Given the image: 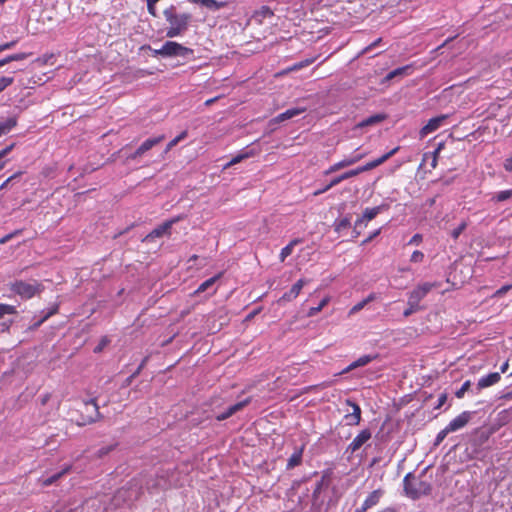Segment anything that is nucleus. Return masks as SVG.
I'll use <instances>...</instances> for the list:
<instances>
[{
    "label": "nucleus",
    "instance_id": "obj_1",
    "mask_svg": "<svg viewBox=\"0 0 512 512\" xmlns=\"http://www.w3.org/2000/svg\"><path fill=\"white\" fill-rule=\"evenodd\" d=\"M165 20L169 23L166 30V37L175 38L183 35L192 21L190 13H177L176 7L171 5L163 11Z\"/></svg>",
    "mask_w": 512,
    "mask_h": 512
},
{
    "label": "nucleus",
    "instance_id": "obj_2",
    "mask_svg": "<svg viewBox=\"0 0 512 512\" xmlns=\"http://www.w3.org/2000/svg\"><path fill=\"white\" fill-rule=\"evenodd\" d=\"M403 489L405 495L412 499L417 500L422 496H427L431 493L432 486L429 482L421 479V477L408 473L403 479Z\"/></svg>",
    "mask_w": 512,
    "mask_h": 512
},
{
    "label": "nucleus",
    "instance_id": "obj_3",
    "mask_svg": "<svg viewBox=\"0 0 512 512\" xmlns=\"http://www.w3.org/2000/svg\"><path fill=\"white\" fill-rule=\"evenodd\" d=\"M11 289L22 298L30 299L43 290V285L37 281L28 283L20 280L13 283Z\"/></svg>",
    "mask_w": 512,
    "mask_h": 512
},
{
    "label": "nucleus",
    "instance_id": "obj_4",
    "mask_svg": "<svg viewBox=\"0 0 512 512\" xmlns=\"http://www.w3.org/2000/svg\"><path fill=\"white\" fill-rule=\"evenodd\" d=\"M439 282H424L418 284L409 294L408 299L412 303L420 305V302L428 295V293L434 289L440 287Z\"/></svg>",
    "mask_w": 512,
    "mask_h": 512
},
{
    "label": "nucleus",
    "instance_id": "obj_5",
    "mask_svg": "<svg viewBox=\"0 0 512 512\" xmlns=\"http://www.w3.org/2000/svg\"><path fill=\"white\" fill-rule=\"evenodd\" d=\"M165 58L169 57H182L187 58L193 55L194 51L191 48L185 47L174 41H166L164 44Z\"/></svg>",
    "mask_w": 512,
    "mask_h": 512
},
{
    "label": "nucleus",
    "instance_id": "obj_6",
    "mask_svg": "<svg viewBox=\"0 0 512 512\" xmlns=\"http://www.w3.org/2000/svg\"><path fill=\"white\" fill-rule=\"evenodd\" d=\"M183 219V216H177L170 220L163 222L158 227L154 228L146 237L143 239L144 242H149L154 238H158L163 236L164 234H169L172 226Z\"/></svg>",
    "mask_w": 512,
    "mask_h": 512
},
{
    "label": "nucleus",
    "instance_id": "obj_7",
    "mask_svg": "<svg viewBox=\"0 0 512 512\" xmlns=\"http://www.w3.org/2000/svg\"><path fill=\"white\" fill-rule=\"evenodd\" d=\"M382 209H383V206H376L373 208H366L364 210L362 216L355 221V225H354L355 237L360 235V231H358L357 229L359 227H361L363 224H364V226H366L367 222L373 220L382 211Z\"/></svg>",
    "mask_w": 512,
    "mask_h": 512
},
{
    "label": "nucleus",
    "instance_id": "obj_8",
    "mask_svg": "<svg viewBox=\"0 0 512 512\" xmlns=\"http://www.w3.org/2000/svg\"><path fill=\"white\" fill-rule=\"evenodd\" d=\"M447 118H448V115L442 114V115H439V116H436V117H433V118L429 119L427 124L424 125L420 129V132H419L420 137L424 138L428 134H430V133L436 131L437 129H439L443 125V123L445 122V120Z\"/></svg>",
    "mask_w": 512,
    "mask_h": 512
},
{
    "label": "nucleus",
    "instance_id": "obj_9",
    "mask_svg": "<svg viewBox=\"0 0 512 512\" xmlns=\"http://www.w3.org/2000/svg\"><path fill=\"white\" fill-rule=\"evenodd\" d=\"M399 149H400V147L397 146V147L393 148L391 151H389L386 154L382 155L381 157H379V158H377V159H375L373 161L367 162L365 165L357 167V169L359 171V174L363 173V172H366V171H369V170H372V169L378 167L379 165L383 164L390 157H392L394 154H396L399 151Z\"/></svg>",
    "mask_w": 512,
    "mask_h": 512
},
{
    "label": "nucleus",
    "instance_id": "obj_10",
    "mask_svg": "<svg viewBox=\"0 0 512 512\" xmlns=\"http://www.w3.org/2000/svg\"><path fill=\"white\" fill-rule=\"evenodd\" d=\"M371 431L369 429H363L348 445L347 451L351 454L359 450L368 440L371 439Z\"/></svg>",
    "mask_w": 512,
    "mask_h": 512
},
{
    "label": "nucleus",
    "instance_id": "obj_11",
    "mask_svg": "<svg viewBox=\"0 0 512 512\" xmlns=\"http://www.w3.org/2000/svg\"><path fill=\"white\" fill-rule=\"evenodd\" d=\"M471 416L472 413L470 411H464L458 416H456L453 420H451L447 427L451 432L460 430L469 423Z\"/></svg>",
    "mask_w": 512,
    "mask_h": 512
},
{
    "label": "nucleus",
    "instance_id": "obj_12",
    "mask_svg": "<svg viewBox=\"0 0 512 512\" xmlns=\"http://www.w3.org/2000/svg\"><path fill=\"white\" fill-rule=\"evenodd\" d=\"M346 405L352 408V412L345 415V419L347 420V424L350 426H356L361 421V408L360 406L353 402L350 399L346 400Z\"/></svg>",
    "mask_w": 512,
    "mask_h": 512
},
{
    "label": "nucleus",
    "instance_id": "obj_13",
    "mask_svg": "<svg viewBox=\"0 0 512 512\" xmlns=\"http://www.w3.org/2000/svg\"><path fill=\"white\" fill-rule=\"evenodd\" d=\"M249 401H250L249 398H246V399L239 401L233 405H230L225 411H223L215 416L216 420L223 421L225 419H228L229 417L234 415L236 412L243 409L249 403Z\"/></svg>",
    "mask_w": 512,
    "mask_h": 512
},
{
    "label": "nucleus",
    "instance_id": "obj_14",
    "mask_svg": "<svg viewBox=\"0 0 512 512\" xmlns=\"http://www.w3.org/2000/svg\"><path fill=\"white\" fill-rule=\"evenodd\" d=\"M501 380V375L499 372H492L486 376L481 377L476 385L477 391H481L487 387L493 386L497 384Z\"/></svg>",
    "mask_w": 512,
    "mask_h": 512
},
{
    "label": "nucleus",
    "instance_id": "obj_15",
    "mask_svg": "<svg viewBox=\"0 0 512 512\" xmlns=\"http://www.w3.org/2000/svg\"><path fill=\"white\" fill-rule=\"evenodd\" d=\"M307 283L304 279H299L291 288L289 291L285 292L283 296L280 298L279 301L282 302H290L298 297L300 294L302 288Z\"/></svg>",
    "mask_w": 512,
    "mask_h": 512
},
{
    "label": "nucleus",
    "instance_id": "obj_16",
    "mask_svg": "<svg viewBox=\"0 0 512 512\" xmlns=\"http://www.w3.org/2000/svg\"><path fill=\"white\" fill-rule=\"evenodd\" d=\"M384 495V490L379 488V489H376L374 491H372L367 497L366 499L364 500V502L362 503V506L364 507V509L368 510L374 506H376L379 502H380V499L383 497Z\"/></svg>",
    "mask_w": 512,
    "mask_h": 512
},
{
    "label": "nucleus",
    "instance_id": "obj_17",
    "mask_svg": "<svg viewBox=\"0 0 512 512\" xmlns=\"http://www.w3.org/2000/svg\"><path fill=\"white\" fill-rule=\"evenodd\" d=\"M304 445L299 448H296L292 455L288 458L286 469L292 470L295 467L301 465L303 458Z\"/></svg>",
    "mask_w": 512,
    "mask_h": 512
},
{
    "label": "nucleus",
    "instance_id": "obj_18",
    "mask_svg": "<svg viewBox=\"0 0 512 512\" xmlns=\"http://www.w3.org/2000/svg\"><path fill=\"white\" fill-rule=\"evenodd\" d=\"M305 111H306L305 107L290 108V109H287L285 112H283V113L279 114L278 116H276L273 119V121H275L277 123L283 122V121L292 119L293 117H296V116L304 113Z\"/></svg>",
    "mask_w": 512,
    "mask_h": 512
},
{
    "label": "nucleus",
    "instance_id": "obj_19",
    "mask_svg": "<svg viewBox=\"0 0 512 512\" xmlns=\"http://www.w3.org/2000/svg\"><path fill=\"white\" fill-rule=\"evenodd\" d=\"M191 3L200 4L211 11H217L227 6L225 1L217 0H189Z\"/></svg>",
    "mask_w": 512,
    "mask_h": 512
},
{
    "label": "nucleus",
    "instance_id": "obj_20",
    "mask_svg": "<svg viewBox=\"0 0 512 512\" xmlns=\"http://www.w3.org/2000/svg\"><path fill=\"white\" fill-rule=\"evenodd\" d=\"M386 118H387V115L384 113L375 114V115H372V116L360 121L356 125V128H364V127H368V126H373V125L383 122L384 120H386Z\"/></svg>",
    "mask_w": 512,
    "mask_h": 512
},
{
    "label": "nucleus",
    "instance_id": "obj_21",
    "mask_svg": "<svg viewBox=\"0 0 512 512\" xmlns=\"http://www.w3.org/2000/svg\"><path fill=\"white\" fill-rule=\"evenodd\" d=\"M376 356H370V355H363L359 357L357 360L352 362L343 372H349L353 369H356L358 367H363L367 364H369L372 360H374Z\"/></svg>",
    "mask_w": 512,
    "mask_h": 512
},
{
    "label": "nucleus",
    "instance_id": "obj_22",
    "mask_svg": "<svg viewBox=\"0 0 512 512\" xmlns=\"http://www.w3.org/2000/svg\"><path fill=\"white\" fill-rule=\"evenodd\" d=\"M164 135L145 140L138 148L144 154L164 140Z\"/></svg>",
    "mask_w": 512,
    "mask_h": 512
},
{
    "label": "nucleus",
    "instance_id": "obj_23",
    "mask_svg": "<svg viewBox=\"0 0 512 512\" xmlns=\"http://www.w3.org/2000/svg\"><path fill=\"white\" fill-rule=\"evenodd\" d=\"M316 59H317V56L311 57V58H306V59H304L300 62H297V63L293 64L292 66L288 67L286 70H284L282 73H280V75L291 72V71H297L304 67H307V66L311 65L312 63H314L316 61Z\"/></svg>",
    "mask_w": 512,
    "mask_h": 512
},
{
    "label": "nucleus",
    "instance_id": "obj_24",
    "mask_svg": "<svg viewBox=\"0 0 512 512\" xmlns=\"http://www.w3.org/2000/svg\"><path fill=\"white\" fill-rule=\"evenodd\" d=\"M412 70H413L412 65H406L403 67L396 68L387 74L386 79L391 80L397 76L410 75Z\"/></svg>",
    "mask_w": 512,
    "mask_h": 512
},
{
    "label": "nucleus",
    "instance_id": "obj_25",
    "mask_svg": "<svg viewBox=\"0 0 512 512\" xmlns=\"http://www.w3.org/2000/svg\"><path fill=\"white\" fill-rule=\"evenodd\" d=\"M301 242L300 239H293L288 245L282 248L279 259L281 262H284L285 259L290 256L293 252L294 247Z\"/></svg>",
    "mask_w": 512,
    "mask_h": 512
},
{
    "label": "nucleus",
    "instance_id": "obj_26",
    "mask_svg": "<svg viewBox=\"0 0 512 512\" xmlns=\"http://www.w3.org/2000/svg\"><path fill=\"white\" fill-rule=\"evenodd\" d=\"M17 125L16 117H10L6 121L0 123V137L11 131Z\"/></svg>",
    "mask_w": 512,
    "mask_h": 512
},
{
    "label": "nucleus",
    "instance_id": "obj_27",
    "mask_svg": "<svg viewBox=\"0 0 512 512\" xmlns=\"http://www.w3.org/2000/svg\"><path fill=\"white\" fill-rule=\"evenodd\" d=\"M70 470V467H66L62 469L60 472L54 473L53 475L46 477L42 480L43 486H49L57 482L59 478H61L64 474H66Z\"/></svg>",
    "mask_w": 512,
    "mask_h": 512
},
{
    "label": "nucleus",
    "instance_id": "obj_28",
    "mask_svg": "<svg viewBox=\"0 0 512 512\" xmlns=\"http://www.w3.org/2000/svg\"><path fill=\"white\" fill-rule=\"evenodd\" d=\"M510 198H512V189L503 190V191L495 193L491 197V201H493L495 203H499V202H504L506 200H509Z\"/></svg>",
    "mask_w": 512,
    "mask_h": 512
},
{
    "label": "nucleus",
    "instance_id": "obj_29",
    "mask_svg": "<svg viewBox=\"0 0 512 512\" xmlns=\"http://www.w3.org/2000/svg\"><path fill=\"white\" fill-rule=\"evenodd\" d=\"M351 225V219L349 216H345L341 219H337L334 223V228L336 232H341L342 230H345L349 228Z\"/></svg>",
    "mask_w": 512,
    "mask_h": 512
},
{
    "label": "nucleus",
    "instance_id": "obj_30",
    "mask_svg": "<svg viewBox=\"0 0 512 512\" xmlns=\"http://www.w3.org/2000/svg\"><path fill=\"white\" fill-rule=\"evenodd\" d=\"M84 405H85V408H88L90 405L93 406L94 412H95V416H90L87 421H88V423L95 422L100 417L99 406L96 403V399L92 398V399H90L88 401H85Z\"/></svg>",
    "mask_w": 512,
    "mask_h": 512
},
{
    "label": "nucleus",
    "instance_id": "obj_31",
    "mask_svg": "<svg viewBox=\"0 0 512 512\" xmlns=\"http://www.w3.org/2000/svg\"><path fill=\"white\" fill-rule=\"evenodd\" d=\"M220 275L221 274L213 276V277L205 280L203 283L200 284V286L196 290V293L204 292V291L210 289L211 287H213L214 284L216 283V281L219 279Z\"/></svg>",
    "mask_w": 512,
    "mask_h": 512
},
{
    "label": "nucleus",
    "instance_id": "obj_32",
    "mask_svg": "<svg viewBox=\"0 0 512 512\" xmlns=\"http://www.w3.org/2000/svg\"><path fill=\"white\" fill-rule=\"evenodd\" d=\"M253 155V149L247 151V152H244V153H240L238 154L237 156L233 157L227 164L224 165V169L236 164V163H239L241 162L243 159H246L250 156Z\"/></svg>",
    "mask_w": 512,
    "mask_h": 512
},
{
    "label": "nucleus",
    "instance_id": "obj_33",
    "mask_svg": "<svg viewBox=\"0 0 512 512\" xmlns=\"http://www.w3.org/2000/svg\"><path fill=\"white\" fill-rule=\"evenodd\" d=\"M59 305L54 304L45 314L44 316L38 320L34 325L33 328H38L42 323H44L49 317L56 314L58 312Z\"/></svg>",
    "mask_w": 512,
    "mask_h": 512
},
{
    "label": "nucleus",
    "instance_id": "obj_34",
    "mask_svg": "<svg viewBox=\"0 0 512 512\" xmlns=\"http://www.w3.org/2000/svg\"><path fill=\"white\" fill-rule=\"evenodd\" d=\"M330 301L329 297H325L316 307H311L308 311V316H314L318 314Z\"/></svg>",
    "mask_w": 512,
    "mask_h": 512
},
{
    "label": "nucleus",
    "instance_id": "obj_35",
    "mask_svg": "<svg viewBox=\"0 0 512 512\" xmlns=\"http://www.w3.org/2000/svg\"><path fill=\"white\" fill-rule=\"evenodd\" d=\"M16 313L17 310L15 306L0 303V319L3 318L5 315H11Z\"/></svg>",
    "mask_w": 512,
    "mask_h": 512
},
{
    "label": "nucleus",
    "instance_id": "obj_36",
    "mask_svg": "<svg viewBox=\"0 0 512 512\" xmlns=\"http://www.w3.org/2000/svg\"><path fill=\"white\" fill-rule=\"evenodd\" d=\"M468 223L467 221L463 220L455 229L451 231V237L454 240H457L461 233L467 228Z\"/></svg>",
    "mask_w": 512,
    "mask_h": 512
},
{
    "label": "nucleus",
    "instance_id": "obj_37",
    "mask_svg": "<svg viewBox=\"0 0 512 512\" xmlns=\"http://www.w3.org/2000/svg\"><path fill=\"white\" fill-rule=\"evenodd\" d=\"M471 387V381L467 380L465 381L462 386L455 392V396L458 399H461L464 397L465 393L470 389Z\"/></svg>",
    "mask_w": 512,
    "mask_h": 512
},
{
    "label": "nucleus",
    "instance_id": "obj_38",
    "mask_svg": "<svg viewBox=\"0 0 512 512\" xmlns=\"http://www.w3.org/2000/svg\"><path fill=\"white\" fill-rule=\"evenodd\" d=\"M407 304H408V308L405 309L403 312L404 317H408L420 309V305L412 303L411 300H409V299H408Z\"/></svg>",
    "mask_w": 512,
    "mask_h": 512
},
{
    "label": "nucleus",
    "instance_id": "obj_39",
    "mask_svg": "<svg viewBox=\"0 0 512 512\" xmlns=\"http://www.w3.org/2000/svg\"><path fill=\"white\" fill-rule=\"evenodd\" d=\"M115 446H116V444H111V445H107V446L101 447L97 451V456L99 458H102V457L106 456L107 454H109L115 448Z\"/></svg>",
    "mask_w": 512,
    "mask_h": 512
},
{
    "label": "nucleus",
    "instance_id": "obj_40",
    "mask_svg": "<svg viewBox=\"0 0 512 512\" xmlns=\"http://www.w3.org/2000/svg\"><path fill=\"white\" fill-rule=\"evenodd\" d=\"M367 305V303L364 301V299L360 302H358L357 304H355L348 312V315L349 316H352L356 313H358L359 311H361L365 306Z\"/></svg>",
    "mask_w": 512,
    "mask_h": 512
},
{
    "label": "nucleus",
    "instance_id": "obj_41",
    "mask_svg": "<svg viewBox=\"0 0 512 512\" xmlns=\"http://www.w3.org/2000/svg\"><path fill=\"white\" fill-rule=\"evenodd\" d=\"M14 82L13 77H1L0 78V93L4 91L8 86Z\"/></svg>",
    "mask_w": 512,
    "mask_h": 512
},
{
    "label": "nucleus",
    "instance_id": "obj_42",
    "mask_svg": "<svg viewBox=\"0 0 512 512\" xmlns=\"http://www.w3.org/2000/svg\"><path fill=\"white\" fill-rule=\"evenodd\" d=\"M31 54L32 53L21 52V53L11 54V55H9V57H10L11 62L12 61H22V60L28 58L29 56H31Z\"/></svg>",
    "mask_w": 512,
    "mask_h": 512
},
{
    "label": "nucleus",
    "instance_id": "obj_43",
    "mask_svg": "<svg viewBox=\"0 0 512 512\" xmlns=\"http://www.w3.org/2000/svg\"><path fill=\"white\" fill-rule=\"evenodd\" d=\"M423 260H424V254H423V252H421L419 250H415L412 253L411 258H410V261L414 262V263H420Z\"/></svg>",
    "mask_w": 512,
    "mask_h": 512
},
{
    "label": "nucleus",
    "instance_id": "obj_44",
    "mask_svg": "<svg viewBox=\"0 0 512 512\" xmlns=\"http://www.w3.org/2000/svg\"><path fill=\"white\" fill-rule=\"evenodd\" d=\"M451 433V431L449 430V428L446 426L444 429H442L436 436V444H439L441 443L445 437Z\"/></svg>",
    "mask_w": 512,
    "mask_h": 512
},
{
    "label": "nucleus",
    "instance_id": "obj_45",
    "mask_svg": "<svg viewBox=\"0 0 512 512\" xmlns=\"http://www.w3.org/2000/svg\"><path fill=\"white\" fill-rule=\"evenodd\" d=\"M512 288V285H504L501 288H499L495 293L494 297H502L505 295L510 289Z\"/></svg>",
    "mask_w": 512,
    "mask_h": 512
},
{
    "label": "nucleus",
    "instance_id": "obj_46",
    "mask_svg": "<svg viewBox=\"0 0 512 512\" xmlns=\"http://www.w3.org/2000/svg\"><path fill=\"white\" fill-rule=\"evenodd\" d=\"M357 175H359V171H358L357 168L349 170V171H346L345 173L341 174L343 181L346 180V179L355 177Z\"/></svg>",
    "mask_w": 512,
    "mask_h": 512
},
{
    "label": "nucleus",
    "instance_id": "obj_47",
    "mask_svg": "<svg viewBox=\"0 0 512 512\" xmlns=\"http://www.w3.org/2000/svg\"><path fill=\"white\" fill-rule=\"evenodd\" d=\"M258 15H261L262 17H268V16H272L273 15V12L267 7V6H263L261 8L260 11H258Z\"/></svg>",
    "mask_w": 512,
    "mask_h": 512
},
{
    "label": "nucleus",
    "instance_id": "obj_48",
    "mask_svg": "<svg viewBox=\"0 0 512 512\" xmlns=\"http://www.w3.org/2000/svg\"><path fill=\"white\" fill-rule=\"evenodd\" d=\"M14 146H15V144H14V143H12L11 145H9V146L5 147L4 149H2V150L0 151V160H1L2 158H4L6 155H8V154L12 151V149L14 148Z\"/></svg>",
    "mask_w": 512,
    "mask_h": 512
},
{
    "label": "nucleus",
    "instance_id": "obj_49",
    "mask_svg": "<svg viewBox=\"0 0 512 512\" xmlns=\"http://www.w3.org/2000/svg\"><path fill=\"white\" fill-rule=\"evenodd\" d=\"M447 401V394L446 393H442L439 398H438V403L436 405V409H439L440 407H442Z\"/></svg>",
    "mask_w": 512,
    "mask_h": 512
},
{
    "label": "nucleus",
    "instance_id": "obj_50",
    "mask_svg": "<svg viewBox=\"0 0 512 512\" xmlns=\"http://www.w3.org/2000/svg\"><path fill=\"white\" fill-rule=\"evenodd\" d=\"M142 155H143V153L140 151V149H139V148H137V149L135 150V152H133L132 154H130V155H128V156L126 157V160H127V161H129V160H134V159H136V158H138V157H141Z\"/></svg>",
    "mask_w": 512,
    "mask_h": 512
},
{
    "label": "nucleus",
    "instance_id": "obj_51",
    "mask_svg": "<svg viewBox=\"0 0 512 512\" xmlns=\"http://www.w3.org/2000/svg\"><path fill=\"white\" fill-rule=\"evenodd\" d=\"M438 157H439V153L437 152H432L431 153V158H432V161H431V167L433 169H435L437 167V164H438Z\"/></svg>",
    "mask_w": 512,
    "mask_h": 512
},
{
    "label": "nucleus",
    "instance_id": "obj_52",
    "mask_svg": "<svg viewBox=\"0 0 512 512\" xmlns=\"http://www.w3.org/2000/svg\"><path fill=\"white\" fill-rule=\"evenodd\" d=\"M148 48L152 51L153 56H162L165 58L164 46H162L160 49H152L149 46Z\"/></svg>",
    "mask_w": 512,
    "mask_h": 512
},
{
    "label": "nucleus",
    "instance_id": "obj_53",
    "mask_svg": "<svg viewBox=\"0 0 512 512\" xmlns=\"http://www.w3.org/2000/svg\"><path fill=\"white\" fill-rule=\"evenodd\" d=\"M422 242V235L421 234H415L409 241V244H420Z\"/></svg>",
    "mask_w": 512,
    "mask_h": 512
},
{
    "label": "nucleus",
    "instance_id": "obj_54",
    "mask_svg": "<svg viewBox=\"0 0 512 512\" xmlns=\"http://www.w3.org/2000/svg\"><path fill=\"white\" fill-rule=\"evenodd\" d=\"M342 181H343L342 176H341V175H339V176H337V177L333 178V179L328 183V187H331V188H332V187H334V186L338 185L339 183H341Z\"/></svg>",
    "mask_w": 512,
    "mask_h": 512
},
{
    "label": "nucleus",
    "instance_id": "obj_55",
    "mask_svg": "<svg viewBox=\"0 0 512 512\" xmlns=\"http://www.w3.org/2000/svg\"><path fill=\"white\" fill-rule=\"evenodd\" d=\"M19 175H21V172L15 173L14 175L7 178L6 181L0 186V190L6 188L8 183L11 182L13 179L17 178Z\"/></svg>",
    "mask_w": 512,
    "mask_h": 512
},
{
    "label": "nucleus",
    "instance_id": "obj_56",
    "mask_svg": "<svg viewBox=\"0 0 512 512\" xmlns=\"http://www.w3.org/2000/svg\"><path fill=\"white\" fill-rule=\"evenodd\" d=\"M381 232V229H377L375 230L372 234H370V236L368 238H366L362 244H367L369 243L370 241H372V239H374L376 236H378Z\"/></svg>",
    "mask_w": 512,
    "mask_h": 512
},
{
    "label": "nucleus",
    "instance_id": "obj_57",
    "mask_svg": "<svg viewBox=\"0 0 512 512\" xmlns=\"http://www.w3.org/2000/svg\"><path fill=\"white\" fill-rule=\"evenodd\" d=\"M382 42V38H377L374 42H372L369 46H367L363 52H368L372 48L378 46Z\"/></svg>",
    "mask_w": 512,
    "mask_h": 512
},
{
    "label": "nucleus",
    "instance_id": "obj_58",
    "mask_svg": "<svg viewBox=\"0 0 512 512\" xmlns=\"http://www.w3.org/2000/svg\"><path fill=\"white\" fill-rule=\"evenodd\" d=\"M504 168L506 171L511 172L512 171V156L510 158H507L504 162Z\"/></svg>",
    "mask_w": 512,
    "mask_h": 512
},
{
    "label": "nucleus",
    "instance_id": "obj_59",
    "mask_svg": "<svg viewBox=\"0 0 512 512\" xmlns=\"http://www.w3.org/2000/svg\"><path fill=\"white\" fill-rule=\"evenodd\" d=\"M340 170V167L338 165V163H335L333 164L332 166H330L326 171H325V174L328 175V174H331L333 172H336Z\"/></svg>",
    "mask_w": 512,
    "mask_h": 512
},
{
    "label": "nucleus",
    "instance_id": "obj_60",
    "mask_svg": "<svg viewBox=\"0 0 512 512\" xmlns=\"http://www.w3.org/2000/svg\"><path fill=\"white\" fill-rule=\"evenodd\" d=\"M330 189H331V187H328V184H327L326 186L321 187L320 189L314 191L313 195L314 196H319V195L325 193L326 191H328Z\"/></svg>",
    "mask_w": 512,
    "mask_h": 512
},
{
    "label": "nucleus",
    "instance_id": "obj_61",
    "mask_svg": "<svg viewBox=\"0 0 512 512\" xmlns=\"http://www.w3.org/2000/svg\"><path fill=\"white\" fill-rule=\"evenodd\" d=\"M51 398V394L50 393H46L44 394L41 398H40V403L41 405H46L48 403V401L50 400Z\"/></svg>",
    "mask_w": 512,
    "mask_h": 512
},
{
    "label": "nucleus",
    "instance_id": "obj_62",
    "mask_svg": "<svg viewBox=\"0 0 512 512\" xmlns=\"http://www.w3.org/2000/svg\"><path fill=\"white\" fill-rule=\"evenodd\" d=\"M11 323H12V321L0 323V331L1 332L8 331L9 328H10Z\"/></svg>",
    "mask_w": 512,
    "mask_h": 512
},
{
    "label": "nucleus",
    "instance_id": "obj_63",
    "mask_svg": "<svg viewBox=\"0 0 512 512\" xmlns=\"http://www.w3.org/2000/svg\"><path fill=\"white\" fill-rule=\"evenodd\" d=\"M16 43H17L16 40H13L11 42H7L5 44H2V48H3L4 51L8 50V49H11V48H13L16 45Z\"/></svg>",
    "mask_w": 512,
    "mask_h": 512
},
{
    "label": "nucleus",
    "instance_id": "obj_64",
    "mask_svg": "<svg viewBox=\"0 0 512 512\" xmlns=\"http://www.w3.org/2000/svg\"><path fill=\"white\" fill-rule=\"evenodd\" d=\"M106 343H107V340H106V339H103V340L99 343V345H98L97 347H95L94 352H100V351L103 349V347L106 345Z\"/></svg>",
    "mask_w": 512,
    "mask_h": 512
}]
</instances>
